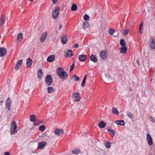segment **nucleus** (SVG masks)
<instances>
[{
  "label": "nucleus",
  "instance_id": "e433bc0d",
  "mask_svg": "<svg viewBox=\"0 0 155 155\" xmlns=\"http://www.w3.org/2000/svg\"><path fill=\"white\" fill-rule=\"evenodd\" d=\"M45 129V126L44 125H41L39 127V130L41 131H44Z\"/></svg>",
  "mask_w": 155,
  "mask_h": 155
},
{
  "label": "nucleus",
  "instance_id": "6ab92c4d",
  "mask_svg": "<svg viewBox=\"0 0 155 155\" xmlns=\"http://www.w3.org/2000/svg\"><path fill=\"white\" fill-rule=\"evenodd\" d=\"M55 59V56L52 55L49 56L47 59V61L48 62H52Z\"/></svg>",
  "mask_w": 155,
  "mask_h": 155
},
{
  "label": "nucleus",
  "instance_id": "1a4fd4ad",
  "mask_svg": "<svg viewBox=\"0 0 155 155\" xmlns=\"http://www.w3.org/2000/svg\"><path fill=\"white\" fill-rule=\"evenodd\" d=\"M146 139L147 141L148 144L149 146L151 145L153 143V140L149 134H147Z\"/></svg>",
  "mask_w": 155,
  "mask_h": 155
},
{
  "label": "nucleus",
  "instance_id": "49530a36",
  "mask_svg": "<svg viewBox=\"0 0 155 155\" xmlns=\"http://www.w3.org/2000/svg\"><path fill=\"white\" fill-rule=\"evenodd\" d=\"M79 47V45L78 43H75L74 45V48H77Z\"/></svg>",
  "mask_w": 155,
  "mask_h": 155
},
{
  "label": "nucleus",
  "instance_id": "79ce46f5",
  "mask_svg": "<svg viewBox=\"0 0 155 155\" xmlns=\"http://www.w3.org/2000/svg\"><path fill=\"white\" fill-rule=\"evenodd\" d=\"M114 31H115L114 29L110 28L109 31V33L110 34L112 35Z\"/></svg>",
  "mask_w": 155,
  "mask_h": 155
},
{
  "label": "nucleus",
  "instance_id": "8fccbe9b",
  "mask_svg": "<svg viewBox=\"0 0 155 155\" xmlns=\"http://www.w3.org/2000/svg\"><path fill=\"white\" fill-rule=\"evenodd\" d=\"M62 27V26L61 25V24H60L59 26V29L60 30L61 29Z\"/></svg>",
  "mask_w": 155,
  "mask_h": 155
},
{
  "label": "nucleus",
  "instance_id": "c03bdc74",
  "mask_svg": "<svg viewBox=\"0 0 155 155\" xmlns=\"http://www.w3.org/2000/svg\"><path fill=\"white\" fill-rule=\"evenodd\" d=\"M150 119L152 122H155V118L154 117L151 116L150 117Z\"/></svg>",
  "mask_w": 155,
  "mask_h": 155
},
{
  "label": "nucleus",
  "instance_id": "2eb2a0df",
  "mask_svg": "<svg viewBox=\"0 0 155 155\" xmlns=\"http://www.w3.org/2000/svg\"><path fill=\"white\" fill-rule=\"evenodd\" d=\"M55 134L58 135H61L64 133V131L62 129H57L55 130Z\"/></svg>",
  "mask_w": 155,
  "mask_h": 155
},
{
  "label": "nucleus",
  "instance_id": "0eeeda50",
  "mask_svg": "<svg viewBox=\"0 0 155 155\" xmlns=\"http://www.w3.org/2000/svg\"><path fill=\"white\" fill-rule=\"evenodd\" d=\"M45 81L46 83L48 85L51 84L52 83V77L50 75H48L46 76L45 78Z\"/></svg>",
  "mask_w": 155,
  "mask_h": 155
},
{
  "label": "nucleus",
  "instance_id": "de8ad7c7",
  "mask_svg": "<svg viewBox=\"0 0 155 155\" xmlns=\"http://www.w3.org/2000/svg\"><path fill=\"white\" fill-rule=\"evenodd\" d=\"M58 0H53V3L54 4H56L58 2Z\"/></svg>",
  "mask_w": 155,
  "mask_h": 155
},
{
  "label": "nucleus",
  "instance_id": "9b49d317",
  "mask_svg": "<svg viewBox=\"0 0 155 155\" xmlns=\"http://www.w3.org/2000/svg\"><path fill=\"white\" fill-rule=\"evenodd\" d=\"M22 63L23 60L22 59H20L15 64V70H19L20 68L22 65Z\"/></svg>",
  "mask_w": 155,
  "mask_h": 155
},
{
  "label": "nucleus",
  "instance_id": "6e6d98bb",
  "mask_svg": "<svg viewBox=\"0 0 155 155\" xmlns=\"http://www.w3.org/2000/svg\"><path fill=\"white\" fill-rule=\"evenodd\" d=\"M152 78H151V79H150V81H152Z\"/></svg>",
  "mask_w": 155,
  "mask_h": 155
},
{
  "label": "nucleus",
  "instance_id": "7ed1b4c3",
  "mask_svg": "<svg viewBox=\"0 0 155 155\" xmlns=\"http://www.w3.org/2000/svg\"><path fill=\"white\" fill-rule=\"evenodd\" d=\"M72 97L73 100L75 102L79 101L81 99L80 94L78 92L73 93Z\"/></svg>",
  "mask_w": 155,
  "mask_h": 155
},
{
  "label": "nucleus",
  "instance_id": "f8f14e48",
  "mask_svg": "<svg viewBox=\"0 0 155 155\" xmlns=\"http://www.w3.org/2000/svg\"><path fill=\"white\" fill-rule=\"evenodd\" d=\"M7 50L5 48L3 47L0 48V56L3 57L6 53Z\"/></svg>",
  "mask_w": 155,
  "mask_h": 155
},
{
  "label": "nucleus",
  "instance_id": "aec40b11",
  "mask_svg": "<svg viewBox=\"0 0 155 155\" xmlns=\"http://www.w3.org/2000/svg\"><path fill=\"white\" fill-rule=\"evenodd\" d=\"M5 17L3 15H2L0 18V27L5 24Z\"/></svg>",
  "mask_w": 155,
  "mask_h": 155
},
{
  "label": "nucleus",
  "instance_id": "6e6552de",
  "mask_svg": "<svg viewBox=\"0 0 155 155\" xmlns=\"http://www.w3.org/2000/svg\"><path fill=\"white\" fill-rule=\"evenodd\" d=\"M12 101L11 98L8 97L6 102V106L8 109L10 111L11 110Z\"/></svg>",
  "mask_w": 155,
  "mask_h": 155
},
{
  "label": "nucleus",
  "instance_id": "c756f323",
  "mask_svg": "<svg viewBox=\"0 0 155 155\" xmlns=\"http://www.w3.org/2000/svg\"><path fill=\"white\" fill-rule=\"evenodd\" d=\"M71 9L73 11L77 10L78 9L77 5L75 4H73L71 6Z\"/></svg>",
  "mask_w": 155,
  "mask_h": 155
},
{
  "label": "nucleus",
  "instance_id": "ea45409f",
  "mask_svg": "<svg viewBox=\"0 0 155 155\" xmlns=\"http://www.w3.org/2000/svg\"><path fill=\"white\" fill-rule=\"evenodd\" d=\"M89 24L87 22H85L84 23L83 27L84 28H87L88 27Z\"/></svg>",
  "mask_w": 155,
  "mask_h": 155
},
{
  "label": "nucleus",
  "instance_id": "4c0bfd02",
  "mask_svg": "<svg viewBox=\"0 0 155 155\" xmlns=\"http://www.w3.org/2000/svg\"><path fill=\"white\" fill-rule=\"evenodd\" d=\"M105 147L107 148H109L110 147L111 145L110 143L109 142H107V143H105Z\"/></svg>",
  "mask_w": 155,
  "mask_h": 155
},
{
  "label": "nucleus",
  "instance_id": "5fc2aeb1",
  "mask_svg": "<svg viewBox=\"0 0 155 155\" xmlns=\"http://www.w3.org/2000/svg\"><path fill=\"white\" fill-rule=\"evenodd\" d=\"M149 155H153L152 153H150V154H149Z\"/></svg>",
  "mask_w": 155,
  "mask_h": 155
},
{
  "label": "nucleus",
  "instance_id": "603ef678",
  "mask_svg": "<svg viewBox=\"0 0 155 155\" xmlns=\"http://www.w3.org/2000/svg\"><path fill=\"white\" fill-rule=\"evenodd\" d=\"M140 32L141 34H142L143 33V31H141V28H140Z\"/></svg>",
  "mask_w": 155,
  "mask_h": 155
},
{
  "label": "nucleus",
  "instance_id": "4d7b16f0",
  "mask_svg": "<svg viewBox=\"0 0 155 155\" xmlns=\"http://www.w3.org/2000/svg\"><path fill=\"white\" fill-rule=\"evenodd\" d=\"M130 91H132V89H131L130 88Z\"/></svg>",
  "mask_w": 155,
  "mask_h": 155
},
{
  "label": "nucleus",
  "instance_id": "a878e982",
  "mask_svg": "<svg viewBox=\"0 0 155 155\" xmlns=\"http://www.w3.org/2000/svg\"><path fill=\"white\" fill-rule=\"evenodd\" d=\"M23 38V35L22 33H19L17 36V40L18 41H21Z\"/></svg>",
  "mask_w": 155,
  "mask_h": 155
},
{
  "label": "nucleus",
  "instance_id": "3c124183",
  "mask_svg": "<svg viewBox=\"0 0 155 155\" xmlns=\"http://www.w3.org/2000/svg\"><path fill=\"white\" fill-rule=\"evenodd\" d=\"M3 100H2L0 102V105H2L3 104Z\"/></svg>",
  "mask_w": 155,
  "mask_h": 155
},
{
  "label": "nucleus",
  "instance_id": "ddd939ff",
  "mask_svg": "<svg viewBox=\"0 0 155 155\" xmlns=\"http://www.w3.org/2000/svg\"><path fill=\"white\" fill-rule=\"evenodd\" d=\"M65 54L66 57H71L73 56L72 51L71 50L66 51Z\"/></svg>",
  "mask_w": 155,
  "mask_h": 155
},
{
  "label": "nucleus",
  "instance_id": "423d86ee",
  "mask_svg": "<svg viewBox=\"0 0 155 155\" xmlns=\"http://www.w3.org/2000/svg\"><path fill=\"white\" fill-rule=\"evenodd\" d=\"M60 8L59 7L55 8L52 13L53 18L54 19H56L58 16L59 13Z\"/></svg>",
  "mask_w": 155,
  "mask_h": 155
},
{
  "label": "nucleus",
  "instance_id": "39448f33",
  "mask_svg": "<svg viewBox=\"0 0 155 155\" xmlns=\"http://www.w3.org/2000/svg\"><path fill=\"white\" fill-rule=\"evenodd\" d=\"M100 56L103 59H106L108 56V54L105 50L102 51L100 53Z\"/></svg>",
  "mask_w": 155,
  "mask_h": 155
},
{
  "label": "nucleus",
  "instance_id": "72a5a7b5",
  "mask_svg": "<svg viewBox=\"0 0 155 155\" xmlns=\"http://www.w3.org/2000/svg\"><path fill=\"white\" fill-rule=\"evenodd\" d=\"M107 131L110 132V133L112 134V137L114 136L115 132L113 130H110L109 128H108Z\"/></svg>",
  "mask_w": 155,
  "mask_h": 155
},
{
  "label": "nucleus",
  "instance_id": "a211bd4d",
  "mask_svg": "<svg viewBox=\"0 0 155 155\" xmlns=\"http://www.w3.org/2000/svg\"><path fill=\"white\" fill-rule=\"evenodd\" d=\"M87 56L85 54L80 55L79 56V59L80 61L83 62L86 60Z\"/></svg>",
  "mask_w": 155,
  "mask_h": 155
},
{
  "label": "nucleus",
  "instance_id": "5701e85b",
  "mask_svg": "<svg viewBox=\"0 0 155 155\" xmlns=\"http://www.w3.org/2000/svg\"><path fill=\"white\" fill-rule=\"evenodd\" d=\"M37 76L39 78V79H41V78L43 76V73L42 69H40L38 71Z\"/></svg>",
  "mask_w": 155,
  "mask_h": 155
},
{
  "label": "nucleus",
  "instance_id": "f704fd0d",
  "mask_svg": "<svg viewBox=\"0 0 155 155\" xmlns=\"http://www.w3.org/2000/svg\"><path fill=\"white\" fill-rule=\"evenodd\" d=\"M84 19L86 21H88L90 17L87 14H85L83 16Z\"/></svg>",
  "mask_w": 155,
  "mask_h": 155
},
{
  "label": "nucleus",
  "instance_id": "2f4dec72",
  "mask_svg": "<svg viewBox=\"0 0 155 155\" xmlns=\"http://www.w3.org/2000/svg\"><path fill=\"white\" fill-rule=\"evenodd\" d=\"M112 110L113 113L114 114L116 115H117L119 114V111L116 107H113Z\"/></svg>",
  "mask_w": 155,
  "mask_h": 155
},
{
  "label": "nucleus",
  "instance_id": "473e14b6",
  "mask_svg": "<svg viewBox=\"0 0 155 155\" xmlns=\"http://www.w3.org/2000/svg\"><path fill=\"white\" fill-rule=\"evenodd\" d=\"M42 123V121L41 120L38 119L37 120L36 122L34 123V125L37 126L38 125Z\"/></svg>",
  "mask_w": 155,
  "mask_h": 155
},
{
  "label": "nucleus",
  "instance_id": "a19ab883",
  "mask_svg": "<svg viewBox=\"0 0 155 155\" xmlns=\"http://www.w3.org/2000/svg\"><path fill=\"white\" fill-rule=\"evenodd\" d=\"M73 80L74 81H76L79 80V78L76 75H75L74 76H73Z\"/></svg>",
  "mask_w": 155,
  "mask_h": 155
},
{
  "label": "nucleus",
  "instance_id": "7c9ffc66",
  "mask_svg": "<svg viewBox=\"0 0 155 155\" xmlns=\"http://www.w3.org/2000/svg\"><path fill=\"white\" fill-rule=\"evenodd\" d=\"M47 90L49 93H51L54 91L53 87H48Z\"/></svg>",
  "mask_w": 155,
  "mask_h": 155
},
{
  "label": "nucleus",
  "instance_id": "c9c22d12",
  "mask_svg": "<svg viewBox=\"0 0 155 155\" xmlns=\"http://www.w3.org/2000/svg\"><path fill=\"white\" fill-rule=\"evenodd\" d=\"M120 45L123 47L125 46L126 43L124 39H121L120 41Z\"/></svg>",
  "mask_w": 155,
  "mask_h": 155
},
{
  "label": "nucleus",
  "instance_id": "4468645a",
  "mask_svg": "<svg viewBox=\"0 0 155 155\" xmlns=\"http://www.w3.org/2000/svg\"><path fill=\"white\" fill-rule=\"evenodd\" d=\"M67 36L65 35H63L61 38V41L63 44H65L67 41Z\"/></svg>",
  "mask_w": 155,
  "mask_h": 155
},
{
  "label": "nucleus",
  "instance_id": "b1692460",
  "mask_svg": "<svg viewBox=\"0 0 155 155\" xmlns=\"http://www.w3.org/2000/svg\"><path fill=\"white\" fill-rule=\"evenodd\" d=\"M106 123L102 121H101L98 124L99 127L101 128H104L106 126Z\"/></svg>",
  "mask_w": 155,
  "mask_h": 155
},
{
  "label": "nucleus",
  "instance_id": "c85d7f7f",
  "mask_svg": "<svg viewBox=\"0 0 155 155\" xmlns=\"http://www.w3.org/2000/svg\"><path fill=\"white\" fill-rule=\"evenodd\" d=\"M87 77V74H85L84 76V78L83 80L82 81L81 83V86L82 87H84V86L85 81Z\"/></svg>",
  "mask_w": 155,
  "mask_h": 155
},
{
  "label": "nucleus",
  "instance_id": "412c9836",
  "mask_svg": "<svg viewBox=\"0 0 155 155\" xmlns=\"http://www.w3.org/2000/svg\"><path fill=\"white\" fill-rule=\"evenodd\" d=\"M115 122L117 125L122 126H124L125 125V122L123 120H116Z\"/></svg>",
  "mask_w": 155,
  "mask_h": 155
},
{
  "label": "nucleus",
  "instance_id": "37998d69",
  "mask_svg": "<svg viewBox=\"0 0 155 155\" xmlns=\"http://www.w3.org/2000/svg\"><path fill=\"white\" fill-rule=\"evenodd\" d=\"M74 65H75L74 63H73L71 65V68H70V71H71L74 69Z\"/></svg>",
  "mask_w": 155,
  "mask_h": 155
},
{
  "label": "nucleus",
  "instance_id": "f257e3e1",
  "mask_svg": "<svg viewBox=\"0 0 155 155\" xmlns=\"http://www.w3.org/2000/svg\"><path fill=\"white\" fill-rule=\"evenodd\" d=\"M57 73L62 81L66 80L68 78V74L64 71L63 68H59L57 71Z\"/></svg>",
  "mask_w": 155,
  "mask_h": 155
},
{
  "label": "nucleus",
  "instance_id": "393cba45",
  "mask_svg": "<svg viewBox=\"0 0 155 155\" xmlns=\"http://www.w3.org/2000/svg\"><path fill=\"white\" fill-rule=\"evenodd\" d=\"M71 152L73 154L77 155L80 152V150L78 148L74 149L72 150Z\"/></svg>",
  "mask_w": 155,
  "mask_h": 155
},
{
  "label": "nucleus",
  "instance_id": "58836bf2",
  "mask_svg": "<svg viewBox=\"0 0 155 155\" xmlns=\"http://www.w3.org/2000/svg\"><path fill=\"white\" fill-rule=\"evenodd\" d=\"M128 117L130 119H132L133 118V115L131 112H128L127 114Z\"/></svg>",
  "mask_w": 155,
  "mask_h": 155
},
{
  "label": "nucleus",
  "instance_id": "9d476101",
  "mask_svg": "<svg viewBox=\"0 0 155 155\" xmlns=\"http://www.w3.org/2000/svg\"><path fill=\"white\" fill-rule=\"evenodd\" d=\"M47 143L45 141H42L38 143V148L43 149L45 146L46 145Z\"/></svg>",
  "mask_w": 155,
  "mask_h": 155
},
{
  "label": "nucleus",
  "instance_id": "09e8293b",
  "mask_svg": "<svg viewBox=\"0 0 155 155\" xmlns=\"http://www.w3.org/2000/svg\"><path fill=\"white\" fill-rule=\"evenodd\" d=\"M10 154V153L8 152H5L4 153L5 155H9Z\"/></svg>",
  "mask_w": 155,
  "mask_h": 155
},
{
  "label": "nucleus",
  "instance_id": "a18cd8bd",
  "mask_svg": "<svg viewBox=\"0 0 155 155\" xmlns=\"http://www.w3.org/2000/svg\"><path fill=\"white\" fill-rule=\"evenodd\" d=\"M128 32V30L126 29L124 30V31L123 35H126Z\"/></svg>",
  "mask_w": 155,
  "mask_h": 155
},
{
  "label": "nucleus",
  "instance_id": "f03ea898",
  "mask_svg": "<svg viewBox=\"0 0 155 155\" xmlns=\"http://www.w3.org/2000/svg\"><path fill=\"white\" fill-rule=\"evenodd\" d=\"M17 126L15 121H13L10 126V134H15L17 132Z\"/></svg>",
  "mask_w": 155,
  "mask_h": 155
},
{
  "label": "nucleus",
  "instance_id": "f3484780",
  "mask_svg": "<svg viewBox=\"0 0 155 155\" xmlns=\"http://www.w3.org/2000/svg\"><path fill=\"white\" fill-rule=\"evenodd\" d=\"M33 61L30 58H28L26 59V64L27 67H30L32 64Z\"/></svg>",
  "mask_w": 155,
  "mask_h": 155
},
{
  "label": "nucleus",
  "instance_id": "cd10ccee",
  "mask_svg": "<svg viewBox=\"0 0 155 155\" xmlns=\"http://www.w3.org/2000/svg\"><path fill=\"white\" fill-rule=\"evenodd\" d=\"M36 116L35 115L31 114L30 117V120L32 122H34L35 120Z\"/></svg>",
  "mask_w": 155,
  "mask_h": 155
},
{
  "label": "nucleus",
  "instance_id": "20e7f679",
  "mask_svg": "<svg viewBox=\"0 0 155 155\" xmlns=\"http://www.w3.org/2000/svg\"><path fill=\"white\" fill-rule=\"evenodd\" d=\"M149 45L151 48L153 49H155L154 39L152 36H151L150 38Z\"/></svg>",
  "mask_w": 155,
  "mask_h": 155
},
{
  "label": "nucleus",
  "instance_id": "bb28decb",
  "mask_svg": "<svg viewBox=\"0 0 155 155\" xmlns=\"http://www.w3.org/2000/svg\"><path fill=\"white\" fill-rule=\"evenodd\" d=\"M91 61L94 62H96L97 61V59L95 56L93 55H91L90 57Z\"/></svg>",
  "mask_w": 155,
  "mask_h": 155
},
{
  "label": "nucleus",
  "instance_id": "864d4df0",
  "mask_svg": "<svg viewBox=\"0 0 155 155\" xmlns=\"http://www.w3.org/2000/svg\"><path fill=\"white\" fill-rule=\"evenodd\" d=\"M142 23H143L142 22L141 23V24H140V28H141V27H142Z\"/></svg>",
  "mask_w": 155,
  "mask_h": 155
},
{
  "label": "nucleus",
  "instance_id": "13d9d810",
  "mask_svg": "<svg viewBox=\"0 0 155 155\" xmlns=\"http://www.w3.org/2000/svg\"><path fill=\"white\" fill-rule=\"evenodd\" d=\"M137 62L138 63V61H137Z\"/></svg>",
  "mask_w": 155,
  "mask_h": 155
},
{
  "label": "nucleus",
  "instance_id": "4be33fe9",
  "mask_svg": "<svg viewBox=\"0 0 155 155\" xmlns=\"http://www.w3.org/2000/svg\"><path fill=\"white\" fill-rule=\"evenodd\" d=\"M127 50V48L125 46H123L120 48V52L122 53H126Z\"/></svg>",
  "mask_w": 155,
  "mask_h": 155
},
{
  "label": "nucleus",
  "instance_id": "dca6fc26",
  "mask_svg": "<svg viewBox=\"0 0 155 155\" xmlns=\"http://www.w3.org/2000/svg\"><path fill=\"white\" fill-rule=\"evenodd\" d=\"M47 33H44L40 38V41L41 42H43L45 40L47 37Z\"/></svg>",
  "mask_w": 155,
  "mask_h": 155
}]
</instances>
